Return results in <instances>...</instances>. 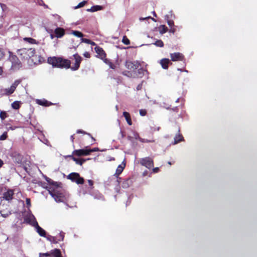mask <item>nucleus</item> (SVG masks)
I'll return each instance as SVG.
<instances>
[{
  "label": "nucleus",
  "mask_w": 257,
  "mask_h": 257,
  "mask_svg": "<svg viewBox=\"0 0 257 257\" xmlns=\"http://www.w3.org/2000/svg\"><path fill=\"white\" fill-rule=\"evenodd\" d=\"M82 42L89 44L90 43V40L87 39H84L82 38L81 39V43Z\"/></svg>",
  "instance_id": "42"
},
{
  "label": "nucleus",
  "mask_w": 257,
  "mask_h": 257,
  "mask_svg": "<svg viewBox=\"0 0 257 257\" xmlns=\"http://www.w3.org/2000/svg\"><path fill=\"white\" fill-rule=\"evenodd\" d=\"M67 178L78 184H82L84 183V179L81 177L77 173H71L68 176Z\"/></svg>",
  "instance_id": "6"
},
{
  "label": "nucleus",
  "mask_w": 257,
  "mask_h": 257,
  "mask_svg": "<svg viewBox=\"0 0 257 257\" xmlns=\"http://www.w3.org/2000/svg\"><path fill=\"white\" fill-rule=\"evenodd\" d=\"M39 257H63L60 250L58 249H54L49 252L40 253Z\"/></svg>",
  "instance_id": "7"
},
{
  "label": "nucleus",
  "mask_w": 257,
  "mask_h": 257,
  "mask_svg": "<svg viewBox=\"0 0 257 257\" xmlns=\"http://www.w3.org/2000/svg\"><path fill=\"white\" fill-rule=\"evenodd\" d=\"M131 183V180L130 179H127L122 183V187L123 188H127L130 186Z\"/></svg>",
  "instance_id": "30"
},
{
  "label": "nucleus",
  "mask_w": 257,
  "mask_h": 257,
  "mask_svg": "<svg viewBox=\"0 0 257 257\" xmlns=\"http://www.w3.org/2000/svg\"><path fill=\"white\" fill-rule=\"evenodd\" d=\"M51 240L54 243H56L59 241H58V238H56L55 237H53L52 239Z\"/></svg>",
  "instance_id": "47"
},
{
  "label": "nucleus",
  "mask_w": 257,
  "mask_h": 257,
  "mask_svg": "<svg viewBox=\"0 0 257 257\" xmlns=\"http://www.w3.org/2000/svg\"><path fill=\"white\" fill-rule=\"evenodd\" d=\"M14 195L13 191L12 190H9L3 194V198L6 200L9 201L13 198Z\"/></svg>",
  "instance_id": "16"
},
{
  "label": "nucleus",
  "mask_w": 257,
  "mask_h": 257,
  "mask_svg": "<svg viewBox=\"0 0 257 257\" xmlns=\"http://www.w3.org/2000/svg\"><path fill=\"white\" fill-rule=\"evenodd\" d=\"M24 40L31 44H37L36 40L31 38H25Z\"/></svg>",
  "instance_id": "33"
},
{
  "label": "nucleus",
  "mask_w": 257,
  "mask_h": 257,
  "mask_svg": "<svg viewBox=\"0 0 257 257\" xmlns=\"http://www.w3.org/2000/svg\"><path fill=\"white\" fill-rule=\"evenodd\" d=\"M102 9V7L100 6H94L90 9L87 10V12H95Z\"/></svg>",
  "instance_id": "24"
},
{
  "label": "nucleus",
  "mask_w": 257,
  "mask_h": 257,
  "mask_svg": "<svg viewBox=\"0 0 257 257\" xmlns=\"http://www.w3.org/2000/svg\"><path fill=\"white\" fill-rule=\"evenodd\" d=\"M26 202L27 205H28V210H29V207L31 206V200H30V199L27 198Z\"/></svg>",
  "instance_id": "46"
},
{
  "label": "nucleus",
  "mask_w": 257,
  "mask_h": 257,
  "mask_svg": "<svg viewBox=\"0 0 257 257\" xmlns=\"http://www.w3.org/2000/svg\"><path fill=\"white\" fill-rule=\"evenodd\" d=\"M7 117V113L5 112L2 111L0 113V117L2 120H4Z\"/></svg>",
  "instance_id": "39"
},
{
  "label": "nucleus",
  "mask_w": 257,
  "mask_h": 257,
  "mask_svg": "<svg viewBox=\"0 0 257 257\" xmlns=\"http://www.w3.org/2000/svg\"><path fill=\"white\" fill-rule=\"evenodd\" d=\"M127 139L134 143L135 140H139L141 142H148V141H145L144 139L140 138L139 134L133 130H131L130 133L127 135Z\"/></svg>",
  "instance_id": "8"
},
{
  "label": "nucleus",
  "mask_w": 257,
  "mask_h": 257,
  "mask_svg": "<svg viewBox=\"0 0 257 257\" xmlns=\"http://www.w3.org/2000/svg\"><path fill=\"white\" fill-rule=\"evenodd\" d=\"M95 50L96 53L100 56L101 59H103L105 57V54L104 53V51L101 48L96 46L95 48Z\"/></svg>",
  "instance_id": "19"
},
{
  "label": "nucleus",
  "mask_w": 257,
  "mask_h": 257,
  "mask_svg": "<svg viewBox=\"0 0 257 257\" xmlns=\"http://www.w3.org/2000/svg\"><path fill=\"white\" fill-rule=\"evenodd\" d=\"M120 133H121V137H122V138H123V137H124V134H123V133H122V132H121Z\"/></svg>",
  "instance_id": "60"
},
{
  "label": "nucleus",
  "mask_w": 257,
  "mask_h": 257,
  "mask_svg": "<svg viewBox=\"0 0 257 257\" xmlns=\"http://www.w3.org/2000/svg\"><path fill=\"white\" fill-rule=\"evenodd\" d=\"M103 151V150H101V151ZM97 151H100V150H99V149L98 148H94L92 149H89V154L91 152H97Z\"/></svg>",
  "instance_id": "43"
},
{
  "label": "nucleus",
  "mask_w": 257,
  "mask_h": 257,
  "mask_svg": "<svg viewBox=\"0 0 257 257\" xmlns=\"http://www.w3.org/2000/svg\"><path fill=\"white\" fill-rule=\"evenodd\" d=\"M123 115L125 117V120L127 121V123L130 125H132V122L131 116H130L129 113H128L127 112L124 111L123 112Z\"/></svg>",
  "instance_id": "23"
},
{
  "label": "nucleus",
  "mask_w": 257,
  "mask_h": 257,
  "mask_svg": "<svg viewBox=\"0 0 257 257\" xmlns=\"http://www.w3.org/2000/svg\"><path fill=\"white\" fill-rule=\"evenodd\" d=\"M115 108H116V110H118V106H117V105H116V106H115Z\"/></svg>",
  "instance_id": "62"
},
{
  "label": "nucleus",
  "mask_w": 257,
  "mask_h": 257,
  "mask_svg": "<svg viewBox=\"0 0 257 257\" xmlns=\"http://www.w3.org/2000/svg\"><path fill=\"white\" fill-rule=\"evenodd\" d=\"M140 64L138 61H126L125 63V67L128 70L134 72L136 69L139 68Z\"/></svg>",
  "instance_id": "11"
},
{
  "label": "nucleus",
  "mask_w": 257,
  "mask_h": 257,
  "mask_svg": "<svg viewBox=\"0 0 257 257\" xmlns=\"http://www.w3.org/2000/svg\"><path fill=\"white\" fill-rule=\"evenodd\" d=\"M20 101H15L12 104V107L15 109H18L20 106Z\"/></svg>",
  "instance_id": "29"
},
{
  "label": "nucleus",
  "mask_w": 257,
  "mask_h": 257,
  "mask_svg": "<svg viewBox=\"0 0 257 257\" xmlns=\"http://www.w3.org/2000/svg\"><path fill=\"white\" fill-rule=\"evenodd\" d=\"M64 235L63 232H60L59 236L57 237L58 241H62L64 239Z\"/></svg>",
  "instance_id": "37"
},
{
  "label": "nucleus",
  "mask_w": 257,
  "mask_h": 257,
  "mask_svg": "<svg viewBox=\"0 0 257 257\" xmlns=\"http://www.w3.org/2000/svg\"><path fill=\"white\" fill-rule=\"evenodd\" d=\"M147 113L146 110L145 109H140V114L142 116L146 115Z\"/></svg>",
  "instance_id": "44"
},
{
  "label": "nucleus",
  "mask_w": 257,
  "mask_h": 257,
  "mask_svg": "<svg viewBox=\"0 0 257 257\" xmlns=\"http://www.w3.org/2000/svg\"><path fill=\"white\" fill-rule=\"evenodd\" d=\"M122 42L125 45H128L130 44V40L126 38V36L123 37Z\"/></svg>",
  "instance_id": "35"
},
{
  "label": "nucleus",
  "mask_w": 257,
  "mask_h": 257,
  "mask_svg": "<svg viewBox=\"0 0 257 257\" xmlns=\"http://www.w3.org/2000/svg\"><path fill=\"white\" fill-rule=\"evenodd\" d=\"M3 73V69L2 67H0V75H2Z\"/></svg>",
  "instance_id": "58"
},
{
  "label": "nucleus",
  "mask_w": 257,
  "mask_h": 257,
  "mask_svg": "<svg viewBox=\"0 0 257 257\" xmlns=\"http://www.w3.org/2000/svg\"><path fill=\"white\" fill-rule=\"evenodd\" d=\"M7 133L5 132L2 136L0 137V140L3 141L7 139Z\"/></svg>",
  "instance_id": "41"
},
{
  "label": "nucleus",
  "mask_w": 257,
  "mask_h": 257,
  "mask_svg": "<svg viewBox=\"0 0 257 257\" xmlns=\"http://www.w3.org/2000/svg\"><path fill=\"white\" fill-rule=\"evenodd\" d=\"M46 180L49 183V186L45 188L48 190L50 194L57 202H63L64 195L63 190L57 182L52 181L50 179L46 178Z\"/></svg>",
  "instance_id": "1"
},
{
  "label": "nucleus",
  "mask_w": 257,
  "mask_h": 257,
  "mask_svg": "<svg viewBox=\"0 0 257 257\" xmlns=\"http://www.w3.org/2000/svg\"><path fill=\"white\" fill-rule=\"evenodd\" d=\"M35 51L33 49L22 48L18 51V54L26 59L32 57Z\"/></svg>",
  "instance_id": "3"
},
{
  "label": "nucleus",
  "mask_w": 257,
  "mask_h": 257,
  "mask_svg": "<svg viewBox=\"0 0 257 257\" xmlns=\"http://www.w3.org/2000/svg\"><path fill=\"white\" fill-rule=\"evenodd\" d=\"M183 140V137L182 135L178 134V135H176V136L174 138V144H177L178 143L182 141Z\"/></svg>",
  "instance_id": "25"
},
{
  "label": "nucleus",
  "mask_w": 257,
  "mask_h": 257,
  "mask_svg": "<svg viewBox=\"0 0 257 257\" xmlns=\"http://www.w3.org/2000/svg\"><path fill=\"white\" fill-rule=\"evenodd\" d=\"M83 55L86 58H89L90 57V54L88 52H85L84 54H83Z\"/></svg>",
  "instance_id": "48"
},
{
  "label": "nucleus",
  "mask_w": 257,
  "mask_h": 257,
  "mask_svg": "<svg viewBox=\"0 0 257 257\" xmlns=\"http://www.w3.org/2000/svg\"><path fill=\"white\" fill-rule=\"evenodd\" d=\"M159 170V168L158 167L154 168L153 169V172L154 173H157Z\"/></svg>",
  "instance_id": "49"
},
{
  "label": "nucleus",
  "mask_w": 257,
  "mask_h": 257,
  "mask_svg": "<svg viewBox=\"0 0 257 257\" xmlns=\"http://www.w3.org/2000/svg\"><path fill=\"white\" fill-rule=\"evenodd\" d=\"M55 37L57 38H61L65 35V30L62 28H57L54 30Z\"/></svg>",
  "instance_id": "15"
},
{
  "label": "nucleus",
  "mask_w": 257,
  "mask_h": 257,
  "mask_svg": "<svg viewBox=\"0 0 257 257\" xmlns=\"http://www.w3.org/2000/svg\"><path fill=\"white\" fill-rule=\"evenodd\" d=\"M104 62H105V63H106V64H107L109 67L111 69H115V66L114 65H113L111 62H110L109 61V60L106 59H105L104 60Z\"/></svg>",
  "instance_id": "31"
},
{
  "label": "nucleus",
  "mask_w": 257,
  "mask_h": 257,
  "mask_svg": "<svg viewBox=\"0 0 257 257\" xmlns=\"http://www.w3.org/2000/svg\"><path fill=\"white\" fill-rule=\"evenodd\" d=\"M159 32L161 34H163L165 33L168 31V28L167 27H166L165 25H161L158 28Z\"/></svg>",
  "instance_id": "27"
},
{
  "label": "nucleus",
  "mask_w": 257,
  "mask_h": 257,
  "mask_svg": "<svg viewBox=\"0 0 257 257\" xmlns=\"http://www.w3.org/2000/svg\"><path fill=\"white\" fill-rule=\"evenodd\" d=\"M125 166V163L124 161H123L121 164L118 165V166L116 168L115 173L114 175L116 176H118L119 175H120L121 173V172L123 171Z\"/></svg>",
  "instance_id": "17"
},
{
  "label": "nucleus",
  "mask_w": 257,
  "mask_h": 257,
  "mask_svg": "<svg viewBox=\"0 0 257 257\" xmlns=\"http://www.w3.org/2000/svg\"><path fill=\"white\" fill-rule=\"evenodd\" d=\"M170 57L173 61H182L184 56L182 54L177 52L170 54Z\"/></svg>",
  "instance_id": "14"
},
{
  "label": "nucleus",
  "mask_w": 257,
  "mask_h": 257,
  "mask_svg": "<svg viewBox=\"0 0 257 257\" xmlns=\"http://www.w3.org/2000/svg\"><path fill=\"white\" fill-rule=\"evenodd\" d=\"M140 164L148 169H151L154 166V162L152 159L150 157L142 158L140 161Z\"/></svg>",
  "instance_id": "9"
},
{
  "label": "nucleus",
  "mask_w": 257,
  "mask_h": 257,
  "mask_svg": "<svg viewBox=\"0 0 257 257\" xmlns=\"http://www.w3.org/2000/svg\"><path fill=\"white\" fill-rule=\"evenodd\" d=\"M173 15L170 13V17L169 15H167L165 16V19L167 21V24L170 27H173L174 26V22L173 20L170 19V18H172L173 17Z\"/></svg>",
  "instance_id": "21"
},
{
  "label": "nucleus",
  "mask_w": 257,
  "mask_h": 257,
  "mask_svg": "<svg viewBox=\"0 0 257 257\" xmlns=\"http://www.w3.org/2000/svg\"><path fill=\"white\" fill-rule=\"evenodd\" d=\"M77 133L79 134V133H84L83 131H81V130H78L77 131Z\"/></svg>",
  "instance_id": "53"
},
{
  "label": "nucleus",
  "mask_w": 257,
  "mask_h": 257,
  "mask_svg": "<svg viewBox=\"0 0 257 257\" xmlns=\"http://www.w3.org/2000/svg\"><path fill=\"white\" fill-rule=\"evenodd\" d=\"M86 3V1H83L80 3L77 6H76L74 9H77L81 7H83Z\"/></svg>",
  "instance_id": "34"
},
{
  "label": "nucleus",
  "mask_w": 257,
  "mask_h": 257,
  "mask_svg": "<svg viewBox=\"0 0 257 257\" xmlns=\"http://www.w3.org/2000/svg\"><path fill=\"white\" fill-rule=\"evenodd\" d=\"M153 44L159 47H163L164 46V43L161 40H157Z\"/></svg>",
  "instance_id": "32"
},
{
  "label": "nucleus",
  "mask_w": 257,
  "mask_h": 257,
  "mask_svg": "<svg viewBox=\"0 0 257 257\" xmlns=\"http://www.w3.org/2000/svg\"><path fill=\"white\" fill-rule=\"evenodd\" d=\"M24 221L27 223L31 224L34 226L35 225H37V222L36 220L35 216L29 210L28 212H25L23 214Z\"/></svg>",
  "instance_id": "4"
},
{
  "label": "nucleus",
  "mask_w": 257,
  "mask_h": 257,
  "mask_svg": "<svg viewBox=\"0 0 257 257\" xmlns=\"http://www.w3.org/2000/svg\"><path fill=\"white\" fill-rule=\"evenodd\" d=\"M89 44H90L91 45H93V46L95 45V43L94 42H93L91 41H90V43Z\"/></svg>",
  "instance_id": "56"
},
{
  "label": "nucleus",
  "mask_w": 257,
  "mask_h": 257,
  "mask_svg": "<svg viewBox=\"0 0 257 257\" xmlns=\"http://www.w3.org/2000/svg\"><path fill=\"white\" fill-rule=\"evenodd\" d=\"M88 184L90 186H92L93 185V181L90 180H88Z\"/></svg>",
  "instance_id": "52"
},
{
  "label": "nucleus",
  "mask_w": 257,
  "mask_h": 257,
  "mask_svg": "<svg viewBox=\"0 0 257 257\" xmlns=\"http://www.w3.org/2000/svg\"><path fill=\"white\" fill-rule=\"evenodd\" d=\"M21 81L20 80H17L12 84L10 88H6L3 91L4 93L7 95H9L12 94L16 89L18 85L20 83Z\"/></svg>",
  "instance_id": "10"
},
{
  "label": "nucleus",
  "mask_w": 257,
  "mask_h": 257,
  "mask_svg": "<svg viewBox=\"0 0 257 257\" xmlns=\"http://www.w3.org/2000/svg\"><path fill=\"white\" fill-rule=\"evenodd\" d=\"M35 227L36 231L38 233V234L41 236H45L46 235V231L42 228H41L37 223V225H35L34 226Z\"/></svg>",
  "instance_id": "18"
},
{
  "label": "nucleus",
  "mask_w": 257,
  "mask_h": 257,
  "mask_svg": "<svg viewBox=\"0 0 257 257\" xmlns=\"http://www.w3.org/2000/svg\"><path fill=\"white\" fill-rule=\"evenodd\" d=\"M1 213L2 216L4 217H7L11 214V212L8 211L6 212H3L2 211H1Z\"/></svg>",
  "instance_id": "36"
},
{
  "label": "nucleus",
  "mask_w": 257,
  "mask_h": 257,
  "mask_svg": "<svg viewBox=\"0 0 257 257\" xmlns=\"http://www.w3.org/2000/svg\"><path fill=\"white\" fill-rule=\"evenodd\" d=\"M54 37L55 36H54V35H53L52 34H50V38L51 39H53L54 38Z\"/></svg>",
  "instance_id": "57"
},
{
  "label": "nucleus",
  "mask_w": 257,
  "mask_h": 257,
  "mask_svg": "<svg viewBox=\"0 0 257 257\" xmlns=\"http://www.w3.org/2000/svg\"><path fill=\"white\" fill-rule=\"evenodd\" d=\"M179 98H178V99L176 100V102H179Z\"/></svg>",
  "instance_id": "63"
},
{
  "label": "nucleus",
  "mask_w": 257,
  "mask_h": 257,
  "mask_svg": "<svg viewBox=\"0 0 257 257\" xmlns=\"http://www.w3.org/2000/svg\"><path fill=\"white\" fill-rule=\"evenodd\" d=\"M38 3L40 5H44L46 7H47V6H45L43 3V2L42 1H40V2H38Z\"/></svg>",
  "instance_id": "51"
},
{
  "label": "nucleus",
  "mask_w": 257,
  "mask_h": 257,
  "mask_svg": "<svg viewBox=\"0 0 257 257\" xmlns=\"http://www.w3.org/2000/svg\"><path fill=\"white\" fill-rule=\"evenodd\" d=\"M9 60L12 63L11 69L13 70L19 69L21 67V64L16 55L9 52Z\"/></svg>",
  "instance_id": "5"
},
{
  "label": "nucleus",
  "mask_w": 257,
  "mask_h": 257,
  "mask_svg": "<svg viewBox=\"0 0 257 257\" xmlns=\"http://www.w3.org/2000/svg\"><path fill=\"white\" fill-rule=\"evenodd\" d=\"M71 34L78 38H81V39L82 38L83 36V34L81 32L77 31H72Z\"/></svg>",
  "instance_id": "28"
},
{
  "label": "nucleus",
  "mask_w": 257,
  "mask_h": 257,
  "mask_svg": "<svg viewBox=\"0 0 257 257\" xmlns=\"http://www.w3.org/2000/svg\"><path fill=\"white\" fill-rule=\"evenodd\" d=\"M5 56V53L3 49L0 48V60H2Z\"/></svg>",
  "instance_id": "45"
},
{
  "label": "nucleus",
  "mask_w": 257,
  "mask_h": 257,
  "mask_svg": "<svg viewBox=\"0 0 257 257\" xmlns=\"http://www.w3.org/2000/svg\"><path fill=\"white\" fill-rule=\"evenodd\" d=\"M48 63L53 67L66 69L70 68V61L60 57H49L48 58Z\"/></svg>",
  "instance_id": "2"
},
{
  "label": "nucleus",
  "mask_w": 257,
  "mask_h": 257,
  "mask_svg": "<svg viewBox=\"0 0 257 257\" xmlns=\"http://www.w3.org/2000/svg\"><path fill=\"white\" fill-rule=\"evenodd\" d=\"M74 136L73 135H72L71 136V140L72 142H73V141H74Z\"/></svg>",
  "instance_id": "54"
},
{
  "label": "nucleus",
  "mask_w": 257,
  "mask_h": 257,
  "mask_svg": "<svg viewBox=\"0 0 257 257\" xmlns=\"http://www.w3.org/2000/svg\"><path fill=\"white\" fill-rule=\"evenodd\" d=\"M37 103L39 105L45 106H50L52 104V103H51L45 99H43V100L38 99L37 100Z\"/></svg>",
  "instance_id": "22"
},
{
  "label": "nucleus",
  "mask_w": 257,
  "mask_h": 257,
  "mask_svg": "<svg viewBox=\"0 0 257 257\" xmlns=\"http://www.w3.org/2000/svg\"><path fill=\"white\" fill-rule=\"evenodd\" d=\"M183 71H184V72H187V73L188 72V71H187V70H183Z\"/></svg>",
  "instance_id": "64"
},
{
  "label": "nucleus",
  "mask_w": 257,
  "mask_h": 257,
  "mask_svg": "<svg viewBox=\"0 0 257 257\" xmlns=\"http://www.w3.org/2000/svg\"><path fill=\"white\" fill-rule=\"evenodd\" d=\"M72 159H73V161H75L77 164H79L80 165H82L86 161L85 159H80L76 158L75 157H73ZM90 160V159L88 158L86 159V160Z\"/></svg>",
  "instance_id": "26"
},
{
  "label": "nucleus",
  "mask_w": 257,
  "mask_h": 257,
  "mask_svg": "<svg viewBox=\"0 0 257 257\" xmlns=\"http://www.w3.org/2000/svg\"><path fill=\"white\" fill-rule=\"evenodd\" d=\"M73 57L75 59V64L74 66L71 67V69L73 71H75L79 68L82 58L77 54L73 55Z\"/></svg>",
  "instance_id": "13"
},
{
  "label": "nucleus",
  "mask_w": 257,
  "mask_h": 257,
  "mask_svg": "<svg viewBox=\"0 0 257 257\" xmlns=\"http://www.w3.org/2000/svg\"><path fill=\"white\" fill-rule=\"evenodd\" d=\"M170 28H171V29H170L169 32L170 33H172L174 34L175 33V28H174L173 27H170Z\"/></svg>",
  "instance_id": "50"
},
{
  "label": "nucleus",
  "mask_w": 257,
  "mask_h": 257,
  "mask_svg": "<svg viewBox=\"0 0 257 257\" xmlns=\"http://www.w3.org/2000/svg\"><path fill=\"white\" fill-rule=\"evenodd\" d=\"M177 70H178V71H181V72H182V71H183V70H182L181 69H180V68H178V69H177Z\"/></svg>",
  "instance_id": "61"
},
{
  "label": "nucleus",
  "mask_w": 257,
  "mask_h": 257,
  "mask_svg": "<svg viewBox=\"0 0 257 257\" xmlns=\"http://www.w3.org/2000/svg\"><path fill=\"white\" fill-rule=\"evenodd\" d=\"M138 76L139 77H142V75H144V72H145V70L143 69H139L138 68Z\"/></svg>",
  "instance_id": "40"
},
{
  "label": "nucleus",
  "mask_w": 257,
  "mask_h": 257,
  "mask_svg": "<svg viewBox=\"0 0 257 257\" xmlns=\"http://www.w3.org/2000/svg\"><path fill=\"white\" fill-rule=\"evenodd\" d=\"M140 21H144V20H148V19H151L152 20L156 22L155 20L152 18L150 16H149V17H145V18H143V17H141L140 18Z\"/></svg>",
  "instance_id": "38"
},
{
  "label": "nucleus",
  "mask_w": 257,
  "mask_h": 257,
  "mask_svg": "<svg viewBox=\"0 0 257 257\" xmlns=\"http://www.w3.org/2000/svg\"><path fill=\"white\" fill-rule=\"evenodd\" d=\"M73 154L77 156H88L89 155L88 147L83 149L74 150L73 152Z\"/></svg>",
  "instance_id": "12"
},
{
  "label": "nucleus",
  "mask_w": 257,
  "mask_h": 257,
  "mask_svg": "<svg viewBox=\"0 0 257 257\" xmlns=\"http://www.w3.org/2000/svg\"><path fill=\"white\" fill-rule=\"evenodd\" d=\"M3 164V161L0 159V167H2Z\"/></svg>",
  "instance_id": "59"
},
{
  "label": "nucleus",
  "mask_w": 257,
  "mask_h": 257,
  "mask_svg": "<svg viewBox=\"0 0 257 257\" xmlns=\"http://www.w3.org/2000/svg\"><path fill=\"white\" fill-rule=\"evenodd\" d=\"M128 73L129 74V75H127L126 74H125L124 73H123L124 75H127L128 76H132V74L130 73V72H128Z\"/></svg>",
  "instance_id": "55"
},
{
  "label": "nucleus",
  "mask_w": 257,
  "mask_h": 257,
  "mask_svg": "<svg viewBox=\"0 0 257 257\" xmlns=\"http://www.w3.org/2000/svg\"><path fill=\"white\" fill-rule=\"evenodd\" d=\"M170 60L169 59L164 58L160 61V64L163 69H167L168 68V64Z\"/></svg>",
  "instance_id": "20"
}]
</instances>
